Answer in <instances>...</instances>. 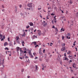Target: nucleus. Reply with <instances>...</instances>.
<instances>
[{"mask_svg": "<svg viewBox=\"0 0 78 78\" xmlns=\"http://www.w3.org/2000/svg\"><path fill=\"white\" fill-rule=\"evenodd\" d=\"M16 41H18V40H19V37H16Z\"/></svg>", "mask_w": 78, "mask_h": 78, "instance_id": "nucleus-14", "label": "nucleus"}, {"mask_svg": "<svg viewBox=\"0 0 78 78\" xmlns=\"http://www.w3.org/2000/svg\"><path fill=\"white\" fill-rule=\"evenodd\" d=\"M9 45L10 46H12V43H11V42L9 43Z\"/></svg>", "mask_w": 78, "mask_h": 78, "instance_id": "nucleus-13", "label": "nucleus"}, {"mask_svg": "<svg viewBox=\"0 0 78 78\" xmlns=\"http://www.w3.org/2000/svg\"><path fill=\"white\" fill-rule=\"evenodd\" d=\"M3 38L4 39H5V36H3Z\"/></svg>", "mask_w": 78, "mask_h": 78, "instance_id": "nucleus-28", "label": "nucleus"}, {"mask_svg": "<svg viewBox=\"0 0 78 78\" xmlns=\"http://www.w3.org/2000/svg\"><path fill=\"white\" fill-rule=\"evenodd\" d=\"M39 46L38 45H36L35 46V48H36V47H38Z\"/></svg>", "mask_w": 78, "mask_h": 78, "instance_id": "nucleus-40", "label": "nucleus"}, {"mask_svg": "<svg viewBox=\"0 0 78 78\" xmlns=\"http://www.w3.org/2000/svg\"><path fill=\"white\" fill-rule=\"evenodd\" d=\"M55 30L56 31H57V32H58V29L56 27L55 28Z\"/></svg>", "mask_w": 78, "mask_h": 78, "instance_id": "nucleus-22", "label": "nucleus"}, {"mask_svg": "<svg viewBox=\"0 0 78 78\" xmlns=\"http://www.w3.org/2000/svg\"><path fill=\"white\" fill-rule=\"evenodd\" d=\"M43 68H42V70H44V67H43Z\"/></svg>", "mask_w": 78, "mask_h": 78, "instance_id": "nucleus-63", "label": "nucleus"}, {"mask_svg": "<svg viewBox=\"0 0 78 78\" xmlns=\"http://www.w3.org/2000/svg\"><path fill=\"white\" fill-rule=\"evenodd\" d=\"M67 39H70V37H68V38H67Z\"/></svg>", "mask_w": 78, "mask_h": 78, "instance_id": "nucleus-56", "label": "nucleus"}, {"mask_svg": "<svg viewBox=\"0 0 78 78\" xmlns=\"http://www.w3.org/2000/svg\"><path fill=\"white\" fill-rule=\"evenodd\" d=\"M62 40H64V36H62Z\"/></svg>", "mask_w": 78, "mask_h": 78, "instance_id": "nucleus-29", "label": "nucleus"}, {"mask_svg": "<svg viewBox=\"0 0 78 78\" xmlns=\"http://www.w3.org/2000/svg\"><path fill=\"white\" fill-rule=\"evenodd\" d=\"M50 8L51 9V7H48V9H50Z\"/></svg>", "mask_w": 78, "mask_h": 78, "instance_id": "nucleus-54", "label": "nucleus"}, {"mask_svg": "<svg viewBox=\"0 0 78 78\" xmlns=\"http://www.w3.org/2000/svg\"><path fill=\"white\" fill-rule=\"evenodd\" d=\"M19 50H20V48H19V47H17V51H19Z\"/></svg>", "mask_w": 78, "mask_h": 78, "instance_id": "nucleus-16", "label": "nucleus"}, {"mask_svg": "<svg viewBox=\"0 0 78 78\" xmlns=\"http://www.w3.org/2000/svg\"><path fill=\"white\" fill-rule=\"evenodd\" d=\"M70 3L71 4H72V1L71 0H70Z\"/></svg>", "mask_w": 78, "mask_h": 78, "instance_id": "nucleus-52", "label": "nucleus"}, {"mask_svg": "<svg viewBox=\"0 0 78 78\" xmlns=\"http://www.w3.org/2000/svg\"><path fill=\"white\" fill-rule=\"evenodd\" d=\"M75 49L76 50V51H78V50H77V48H76Z\"/></svg>", "mask_w": 78, "mask_h": 78, "instance_id": "nucleus-53", "label": "nucleus"}, {"mask_svg": "<svg viewBox=\"0 0 78 78\" xmlns=\"http://www.w3.org/2000/svg\"><path fill=\"white\" fill-rule=\"evenodd\" d=\"M52 28H55V26H53L52 27Z\"/></svg>", "mask_w": 78, "mask_h": 78, "instance_id": "nucleus-51", "label": "nucleus"}, {"mask_svg": "<svg viewBox=\"0 0 78 78\" xmlns=\"http://www.w3.org/2000/svg\"><path fill=\"white\" fill-rule=\"evenodd\" d=\"M2 11L3 12H5V9H3L2 10Z\"/></svg>", "mask_w": 78, "mask_h": 78, "instance_id": "nucleus-46", "label": "nucleus"}, {"mask_svg": "<svg viewBox=\"0 0 78 78\" xmlns=\"http://www.w3.org/2000/svg\"><path fill=\"white\" fill-rule=\"evenodd\" d=\"M62 47H64V46H65V45H66V44H65V43L62 44Z\"/></svg>", "mask_w": 78, "mask_h": 78, "instance_id": "nucleus-11", "label": "nucleus"}, {"mask_svg": "<svg viewBox=\"0 0 78 78\" xmlns=\"http://www.w3.org/2000/svg\"><path fill=\"white\" fill-rule=\"evenodd\" d=\"M73 65V66H75V64L74 63Z\"/></svg>", "mask_w": 78, "mask_h": 78, "instance_id": "nucleus-61", "label": "nucleus"}, {"mask_svg": "<svg viewBox=\"0 0 78 78\" xmlns=\"http://www.w3.org/2000/svg\"><path fill=\"white\" fill-rule=\"evenodd\" d=\"M72 60H70L69 61V62H72Z\"/></svg>", "mask_w": 78, "mask_h": 78, "instance_id": "nucleus-57", "label": "nucleus"}, {"mask_svg": "<svg viewBox=\"0 0 78 78\" xmlns=\"http://www.w3.org/2000/svg\"><path fill=\"white\" fill-rule=\"evenodd\" d=\"M72 66H73V67H74V68H75V66L74 65H73Z\"/></svg>", "mask_w": 78, "mask_h": 78, "instance_id": "nucleus-47", "label": "nucleus"}, {"mask_svg": "<svg viewBox=\"0 0 78 78\" xmlns=\"http://www.w3.org/2000/svg\"><path fill=\"white\" fill-rule=\"evenodd\" d=\"M64 56H65V57H66V56H67L66 55V53L64 54Z\"/></svg>", "mask_w": 78, "mask_h": 78, "instance_id": "nucleus-38", "label": "nucleus"}, {"mask_svg": "<svg viewBox=\"0 0 78 78\" xmlns=\"http://www.w3.org/2000/svg\"><path fill=\"white\" fill-rule=\"evenodd\" d=\"M39 54H40V55H42V52H41V51H40L39 52Z\"/></svg>", "mask_w": 78, "mask_h": 78, "instance_id": "nucleus-19", "label": "nucleus"}, {"mask_svg": "<svg viewBox=\"0 0 78 78\" xmlns=\"http://www.w3.org/2000/svg\"><path fill=\"white\" fill-rule=\"evenodd\" d=\"M30 28V26H28L26 27V28Z\"/></svg>", "mask_w": 78, "mask_h": 78, "instance_id": "nucleus-37", "label": "nucleus"}, {"mask_svg": "<svg viewBox=\"0 0 78 78\" xmlns=\"http://www.w3.org/2000/svg\"><path fill=\"white\" fill-rule=\"evenodd\" d=\"M25 33H24V34L22 35V36H25Z\"/></svg>", "mask_w": 78, "mask_h": 78, "instance_id": "nucleus-31", "label": "nucleus"}, {"mask_svg": "<svg viewBox=\"0 0 78 78\" xmlns=\"http://www.w3.org/2000/svg\"><path fill=\"white\" fill-rule=\"evenodd\" d=\"M40 17H41V18H42V15H40Z\"/></svg>", "mask_w": 78, "mask_h": 78, "instance_id": "nucleus-59", "label": "nucleus"}, {"mask_svg": "<svg viewBox=\"0 0 78 78\" xmlns=\"http://www.w3.org/2000/svg\"><path fill=\"white\" fill-rule=\"evenodd\" d=\"M20 54H22V53H23V51L22 50V49H20Z\"/></svg>", "mask_w": 78, "mask_h": 78, "instance_id": "nucleus-12", "label": "nucleus"}, {"mask_svg": "<svg viewBox=\"0 0 78 78\" xmlns=\"http://www.w3.org/2000/svg\"><path fill=\"white\" fill-rule=\"evenodd\" d=\"M30 8H32V6H33V5H32V3H28L27 5Z\"/></svg>", "mask_w": 78, "mask_h": 78, "instance_id": "nucleus-1", "label": "nucleus"}, {"mask_svg": "<svg viewBox=\"0 0 78 78\" xmlns=\"http://www.w3.org/2000/svg\"><path fill=\"white\" fill-rule=\"evenodd\" d=\"M66 50V48L65 47H63L61 49V51H64Z\"/></svg>", "mask_w": 78, "mask_h": 78, "instance_id": "nucleus-2", "label": "nucleus"}, {"mask_svg": "<svg viewBox=\"0 0 78 78\" xmlns=\"http://www.w3.org/2000/svg\"><path fill=\"white\" fill-rule=\"evenodd\" d=\"M38 34L39 36H41V30H38Z\"/></svg>", "mask_w": 78, "mask_h": 78, "instance_id": "nucleus-5", "label": "nucleus"}, {"mask_svg": "<svg viewBox=\"0 0 78 78\" xmlns=\"http://www.w3.org/2000/svg\"><path fill=\"white\" fill-rule=\"evenodd\" d=\"M35 37L37 38V36H36L35 35H33L32 36V38L33 39H34Z\"/></svg>", "mask_w": 78, "mask_h": 78, "instance_id": "nucleus-6", "label": "nucleus"}, {"mask_svg": "<svg viewBox=\"0 0 78 78\" xmlns=\"http://www.w3.org/2000/svg\"><path fill=\"white\" fill-rule=\"evenodd\" d=\"M44 27H46L47 26V23H46L44 24Z\"/></svg>", "mask_w": 78, "mask_h": 78, "instance_id": "nucleus-25", "label": "nucleus"}, {"mask_svg": "<svg viewBox=\"0 0 78 78\" xmlns=\"http://www.w3.org/2000/svg\"><path fill=\"white\" fill-rule=\"evenodd\" d=\"M4 64V59L2 60V64Z\"/></svg>", "mask_w": 78, "mask_h": 78, "instance_id": "nucleus-42", "label": "nucleus"}, {"mask_svg": "<svg viewBox=\"0 0 78 78\" xmlns=\"http://www.w3.org/2000/svg\"><path fill=\"white\" fill-rule=\"evenodd\" d=\"M47 19H49V18L48 17V16H47Z\"/></svg>", "mask_w": 78, "mask_h": 78, "instance_id": "nucleus-49", "label": "nucleus"}, {"mask_svg": "<svg viewBox=\"0 0 78 78\" xmlns=\"http://www.w3.org/2000/svg\"><path fill=\"white\" fill-rule=\"evenodd\" d=\"M30 57L31 58H33V57H34V56H33L32 55H30Z\"/></svg>", "mask_w": 78, "mask_h": 78, "instance_id": "nucleus-27", "label": "nucleus"}, {"mask_svg": "<svg viewBox=\"0 0 78 78\" xmlns=\"http://www.w3.org/2000/svg\"><path fill=\"white\" fill-rule=\"evenodd\" d=\"M72 56H69V58H70V59H72V58H72Z\"/></svg>", "mask_w": 78, "mask_h": 78, "instance_id": "nucleus-41", "label": "nucleus"}, {"mask_svg": "<svg viewBox=\"0 0 78 78\" xmlns=\"http://www.w3.org/2000/svg\"><path fill=\"white\" fill-rule=\"evenodd\" d=\"M39 60L40 61H42V59H39Z\"/></svg>", "mask_w": 78, "mask_h": 78, "instance_id": "nucleus-62", "label": "nucleus"}, {"mask_svg": "<svg viewBox=\"0 0 78 78\" xmlns=\"http://www.w3.org/2000/svg\"><path fill=\"white\" fill-rule=\"evenodd\" d=\"M63 60H67V61H69V59L68 58H67L66 57H65L63 58Z\"/></svg>", "mask_w": 78, "mask_h": 78, "instance_id": "nucleus-4", "label": "nucleus"}, {"mask_svg": "<svg viewBox=\"0 0 78 78\" xmlns=\"http://www.w3.org/2000/svg\"><path fill=\"white\" fill-rule=\"evenodd\" d=\"M30 26H33V23H30Z\"/></svg>", "mask_w": 78, "mask_h": 78, "instance_id": "nucleus-10", "label": "nucleus"}, {"mask_svg": "<svg viewBox=\"0 0 78 78\" xmlns=\"http://www.w3.org/2000/svg\"><path fill=\"white\" fill-rule=\"evenodd\" d=\"M45 49L43 50V53H45Z\"/></svg>", "mask_w": 78, "mask_h": 78, "instance_id": "nucleus-33", "label": "nucleus"}, {"mask_svg": "<svg viewBox=\"0 0 78 78\" xmlns=\"http://www.w3.org/2000/svg\"><path fill=\"white\" fill-rule=\"evenodd\" d=\"M27 11H28V10H30V8H27Z\"/></svg>", "mask_w": 78, "mask_h": 78, "instance_id": "nucleus-26", "label": "nucleus"}, {"mask_svg": "<svg viewBox=\"0 0 78 78\" xmlns=\"http://www.w3.org/2000/svg\"><path fill=\"white\" fill-rule=\"evenodd\" d=\"M5 50H9V49H8V48L6 47L5 48Z\"/></svg>", "mask_w": 78, "mask_h": 78, "instance_id": "nucleus-24", "label": "nucleus"}, {"mask_svg": "<svg viewBox=\"0 0 78 78\" xmlns=\"http://www.w3.org/2000/svg\"><path fill=\"white\" fill-rule=\"evenodd\" d=\"M0 37H1V38L0 39H2V37H3V35H2V34H0Z\"/></svg>", "mask_w": 78, "mask_h": 78, "instance_id": "nucleus-17", "label": "nucleus"}, {"mask_svg": "<svg viewBox=\"0 0 78 78\" xmlns=\"http://www.w3.org/2000/svg\"><path fill=\"white\" fill-rule=\"evenodd\" d=\"M25 58H28V57L27 56H26Z\"/></svg>", "mask_w": 78, "mask_h": 78, "instance_id": "nucleus-58", "label": "nucleus"}, {"mask_svg": "<svg viewBox=\"0 0 78 78\" xmlns=\"http://www.w3.org/2000/svg\"><path fill=\"white\" fill-rule=\"evenodd\" d=\"M35 66H36V70H38V69H37L38 68V67H37V66L36 65Z\"/></svg>", "mask_w": 78, "mask_h": 78, "instance_id": "nucleus-20", "label": "nucleus"}, {"mask_svg": "<svg viewBox=\"0 0 78 78\" xmlns=\"http://www.w3.org/2000/svg\"><path fill=\"white\" fill-rule=\"evenodd\" d=\"M8 41H9V42L10 41L9 40V37H8Z\"/></svg>", "mask_w": 78, "mask_h": 78, "instance_id": "nucleus-34", "label": "nucleus"}, {"mask_svg": "<svg viewBox=\"0 0 78 78\" xmlns=\"http://www.w3.org/2000/svg\"><path fill=\"white\" fill-rule=\"evenodd\" d=\"M1 41H4V39L3 38H2L1 40Z\"/></svg>", "mask_w": 78, "mask_h": 78, "instance_id": "nucleus-44", "label": "nucleus"}, {"mask_svg": "<svg viewBox=\"0 0 78 78\" xmlns=\"http://www.w3.org/2000/svg\"><path fill=\"white\" fill-rule=\"evenodd\" d=\"M51 22H52V23H54V22H53V20H52Z\"/></svg>", "mask_w": 78, "mask_h": 78, "instance_id": "nucleus-50", "label": "nucleus"}, {"mask_svg": "<svg viewBox=\"0 0 78 78\" xmlns=\"http://www.w3.org/2000/svg\"><path fill=\"white\" fill-rule=\"evenodd\" d=\"M56 16H55V17H54V18L55 20H56Z\"/></svg>", "mask_w": 78, "mask_h": 78, "instance_id": "nucleus-45", "label": "nucleus"}, {"mask_svg": "<svg viewBox=\"0 0 78 78\" xmlns=\"http://www.w3.org/2000/svg\"><path fill=\"white\" fill-rule=\"evenodd\" d=\"M23 71H24V69H22L21 72H23Z\"/></svg>", "mask_w": 78, "mask_h": 78, "instance_id": "nucleus-35", "label": "nucleus"}, {"mask_svg": "<svg viewBox=\"0 0 78 78\" xmlns=\"http://www.w3.org/2000/svg\"><path fill=\"white\" fill-rule=\"evenodd\" d=\"M32 43H33L35 45H36V42H33Z\"/></svg>", "mask_w": 78, "mask_h": 78, "instance_id": "nucleus-21", "label": "nucleus"}, {"mask_svg": "<svg viewBox=\"0 0 78 78\" xmlns=\"http://www.w3.org/2000/svg\"><path fill=\"white\" fill-rule=\"evenodd\" d=\"M19 6L20 8H22V5H20Z\"/></svg>", "mask_w": 78, "mask_h": 78, "instance_id": "nucleus-39", "label": "nucleus"}, {"mask_svg": "<svg viewBox=\"0 0 78 78\" xmlns=\"http://www.w3.org/2000/svg\"><path fill=\"white\" fill-rule=\"evenodd\" d=\"M59 56V55H58V58H57V60H58V61H59L60 60V59L61 58Z\"/></svg>", "mask_w": 78, "mask_h": 78, "instance_id": "nucleus-8", "label": "nucleus"}, {"mask_svg": "<svg viewBox=\"0 0 78 78\" xmlns=\"http://www.w3.org/2000/svg\"><path fill=\"white\" fill-rule=\"evenodd\" d=\"M30 76H28V78H30Z\"/></svg>", "mask_w": 78, "mask_h": 78, "instance_id": "nucleus-64", "label": "nucleus"}, {"mask_svg": "<svg viewBox=\"0 0 78 78\" xmlns=\"http://www.w3.org/2000/svg\"><path fill=\"white\" fill-rule=\"evenodd\" d=\"M20 59H23V58L22 57H20Z\"/></svg>", "mask_w": 78, "mask_h": 78, "instance_id": "nucleus-36", "label": "nucleus"}, {"mask_svg": "<svg viewBox=\"0 0 78 78\" xmlns=\"http://www.w3.org/2000/svg\"><path fill=\"white\" fill-rule=\"evenodd\" d=\"M2 8H5V6L3 5H2Z\"/></svg>", "mask_w": 78, "mask_h": 78, "instance_id": "nucleus-30", "label": "nucleus"}, {"mask_svg": "<svg viewBox=\"0 0 78 78\" xmlns=\"http://www.w3.org/2000/svg\"><path fill=\"white\" fill-rule=\"evenodd\" d=\"M37 59V57H36L35 58V59Z\"/></svg>", "mask_w": 78, "mask_h": 78, "instance_id": "nucleus-55", "label": "nucleus"}, {"mask_svg": "<svg viewBox=\"0 0 78 78\" xmlns=\"http://www.w3.org/2000/svg\"><path fill=\"white\" fill-rule=\"evenodd\" d=\"M51 16H55V14L53 13H52Z\"/></svg>", "mask_w": 78, "mask_h": 78, "instance_id": "nucleus-32", "label": "nucleus"}, {"mask_svg": "<svg viewBox=\"0 0 78 78\" xmlns=\"http://www.w3.org/2000/svg\"><path fill=\"white\" fill-rule=\"evenodd\" d=\"M22 44L23 46H24V44H25V43L24 42V41H22Z\"/></svg>", "mask_w": 78, "mask_h": 78, "instance_id": "nucleus-9", "label": "nucleus"}, {"mask_svg": "<svg viewBox=\"0 0 78 78\" xmlns=\"http://www.w3.org/2000/svg\"><path fill=\"white\" fill-rule=\"evenodd\" d=\"M29 53L30 55H31V52H29Z\"/></svg>", "mask_w": 78, "mask_h": 78, "instance_id": "nucleus-48", "label": "nucleus"}, {"mask_svg": "<svg viewBox=\"0 0 78 78\" xmlns=\"http://www.w3.org/2000/svg\"><path fill=\"white\" fill-rule=\"evenodd\" d=\"M36 29H35V30L34 31V32H36Z\"/></svg>", "mask_w": 78, "mask_h": 78, "instance_id": "nucleus-60", "label": "nucleus"}, {"mask_svg": "<svg viewBox=\"0 0 78 78\" xmlns=\"http://www.w3.org/2000/svg\"><path fill=\"white\" fill-rule=\"evenodd\" d=\"M24 53H27V51H24Z\"/></svg>", "mask_w": 78, "mask_h": 78, "instance_id": "nucleus-43", "label": "nucleus"}, {"mask_svg": "<svg viewBox=\"0 0 78 78\" xmlns=\"http://www.w3.org/2000/svg\"><path fill=\"white\" fill-rule=\"evenodd\" d=\"M38 7H40V8H38V10H39L41 9V6H39Z\"/></svg>", "mask_w": 78, "mask_h": 78, "instance_id": "nucleus-15", "label": "nucleus"}, {"mask_svg": "<svg viewBox=\"0 0 78 78\" xmlns=\"http://www.w3.org/2000/svg\"><path fill=\"white\" fill-rule=\"evenodd\" d=\"M8 45V44L6 42H5L4 44L5 47V45Z\"/></svg>", "mask_w": 78, "mask_h": 78, "instance_id": "nucleus-7", "label": "nucleus"}, {"mask_svg": "<svg viewBox=\"0 0 78 78\" xmlns=\"http://www.w3.org/2000/svg\"><path fill=\"white\" fill-rule=\"evenodd\" d=\"M66 38H68V37H69V36H70V33H68L67 35Z\"/></svg>", "mask_w": 78, "mask_h": 78, "instance_id": "nucleus-3", "label": "nucleus"}, {"mask_svg": "<svg viewBox=\"0 0 78 78\" xmlns=\"http://www.w3.org/2000/svg\"><path fill=\"white\" fill-rule=\"evenodd\" d=\"M33 54L34 56H36V53H33Z\"/></svg>", "mask_w": 78, "mask_h": 78, "instance_id": "nucleus-18", "label": "nucleus"}, {"mask_svg": "<svg viewBox=\"0 0 78 78\" xmlns=\"http://www.w3.org/2000/svg\"><path fill=\"white\" fill-rule=\"evenodd\" d=\"M61 31H64V29L63 28H62L61 29Z\"/></svg>", "mask_w": 78, "mask_h": 78, "instance_id": "nucleus-23", "label": "nucleus"}]
</instances>
